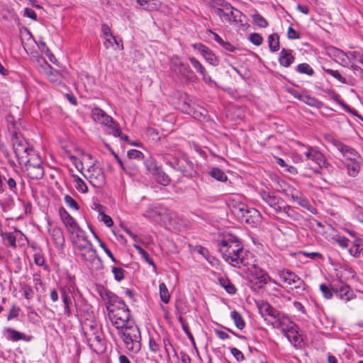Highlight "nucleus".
I'll use <instances>...</instances> for the list:
<instances>
[{
	"label": "nucleus",
	"mask_w": 363,
	"mask_h": 363,
	"mask_svg": "<svg viewBox=\"0 0 363 363\" xmlns=\"http://www.w3.org/2000/svg\"><path fill=\"white\" fill-rule=\"evenodd\" d=\"M218 250L223 259L233 267L240 268L250 264L251 254L244 250L242 242L235 235H225L218 245Z\"/></svg>",
	"instance_id": "nucleus-1"
},
{
	"label": "nucleus",
	"mask_w": 363,
	"mask_h": 363,
	"mask_svg": "<svg viewBox=\"0 0 363 363\" xmlns=\"http://www.w3.org/2000/svg\"><path fill=\"white\" fill-rule=\"evenodd\" d=\"M118 335L122 339L125 347L133 354H138L142 347L141 334L139 327L133 323L118 330Z\"/></svg>",
	"instance_id": "nucleus-2"
},
{
	"label": "nucleus",
	"mask_w": 363,
	"mask_h": 363,
	"mask_svg": "<svg viewBox=\"0 0 363 363\" xmlns=\"http://www.w3.org/2000/svg\"><path fill=\"white\" fill-rule=\"evenodd\" d=\"M170 70L182 83L186 84L196 79L194 72L177 55H174L170 59Z\"/></svg>",
	"instance_id": "nucleus-3"
},
{
	"label": "nucleus",
	"mask_w": 363,
	"mask_h": 363,
	"mask_svg": "<svg viewBox=\"0 0 363 363\" xmlns=\"http://www.w3.org/2000/svg\"><path fill=\"white\" fill-rule=\"evenodd\" d=\"M167 164L181 172L184 177H192L196 174L194 163L185 155L167 160Z\"/></svg>",
	"instance_id": "nucleus-4"
},
{
	"label": "nucleus",
	"mask_w": 363,
	"mask_h": 363,
	"mask_svg": "<svg viewBox=\"0 0 363 363\" xmlns=\"http://www.w3.org/2000/svg\"><path fill=\"white\" fill-rule=\"evenodd\" d=\"M106 310L111 323L117 330L134 323L130 320V311L128 308L119 311L111 309L109 306H106Z\"/></svg>",
	"instance_id": "nucleus-5"
},
{
	"label": "nucleus",
	"mask_w": 363,
	"mask_h": 363,
	"mask_svg": "<svg viewBox=\"0 0 363 363\" xmlns=\"http://www.w3.org/2000/svg\"><path fill=\"white\" fill-rule=\"evenodd\" d=\"M11 142L14 153L18 160L25 159L26 155H30L33 149L31 148L24 137L16 131L12 132Z\"/></svg>",
	"instance_id": "nucleus-6"
},
{
	"label": "nucleus",
	"mask_w": 363,
	"mask_h": 363,
	"mask_svg": "<svg viewBox=\"0 0 363 363\" xmlns=\"http://www.w3.org/2000/svg\"><path fill=\"white\" fill-rule=\"evenodd\" d=\"M86 342L90 348L97 354H102L106 349V341L101 329L94 333L89 331L86 335Z\"/></svg>",
	"instance_id": "nucleus-7"
},
{
	"label": "nucleus",
	"mask_w": 363,
	"mask_h": 363,
	"mask_svg": "<svg viewBox=\"0 0 363 363\" xmlns=\"http://www.w3.org/2000/svg\"><path fill=\"white\" fill-rule=\"evenodd\" d=\"M326 138L342 153L343 157L342 164L347 163L348 160H353V159L356 160H361L360 155L354 148L345 145L331 135H328Z\"/></svg>",
	"instance_id": "nucleus-8"
},
{
	"label": "nucleus",
	"mask_w": 363,
	"mask_h": 363,
	"mask_svg": "<svg viewBox=\"0 0 363 363\" xmlns=\"http://www.w3.org/2000/svg\"><path fill=\"white\" fill-rule=\"evenodd\" d=\"M86 177L89 183L95 188L100 189L106 184V177L103 169L96 164H94L87 169Z\"/></svg>",
	"instance_id": "nucleus-9"
},
{
	"label": "nucleus",
	"mask_w": 363,
	"mask_h": 363,
	"mask_svg": "<svg viewBox=\"0 0 363 363\" xmlns=\"http://www.w3.org/2000/svg\"><path fill=\"white\" fill-rule=\"evenodd\" d=\"M268 281H272L269 274L262 269H256L252 273L250 280V288L253 291L258 292L267 284Z\"/></svg>",
	"instance_id": "nucleus-10"
},
{
	"label": "nucleus",
	"mask_w": 363,
	"mask_h": 363,
	"mask_svg": "<svg viewBox=\"0 0 363 363\" xmlns=\"http://www.w3.org/2000/svg\"><path fill=\"white\" fill-rule=\"evenodd\" d=\"M259 195L262 201L272 208L276 213H281V208L285 203L281 198L265 190L259 191Z\"/></svg>",
	"instance_id": "nucleus-11"
},
{
	"label": "nucleus",
	"mask_w": 363,
	"mask_h": 363,
	"mask_svg": "<svg viewBox=\"0 0 363 363\" xmlns=\"http://www.w3.org/2000/svg\"><path fill=\"white\" fill-rule=\"evenodd\" d=\"M281 279L287 285L293 286L295 289L303 288L304 281L294 272L289 269H283L279 272Z\"/></svg>",
	"instance_id": "nucleus-12"
},
{
	"label": "nucleus",
	"mask_w": 363,
	"mask_h": 363,
	"mask_svg": "<svg viewBox=\"0 0 363 363\" xmlns=\"http://www.w3.org/2000/svg\"><path fill=\"white\" fill-rule=\"evenodd\" d=\"M332 289L337 296L345 302H347L355 297V295L350 286L340 281L335 282L334 286Z\"/></svg>",
	"instance_id": "nucleus-13"
},
{
	"label": "nucleus",
	"mask_w": 363,
	"mask_h": 363,
	"mask_svg": "<svg viewBox=\"0 0 363 363\" xmlns=\"http://www.w3.org/2000/svg\"><path fill=\"white\" fill-rule=\"evenodd\" d=\"M82 259L91 269L98 270L103 267L102 260L94 249L86 252L85 255H82Z\"/></svg>",
	"instance_id": "nucleus-14"
},
{
	"label": "nucleus",
	"mask_w": 363,
	"mask_h": 363,
	"mask_svg": "<svg viewBox=\"0 0 363 363\" xmlns=\"http://www.w3.org/2000/svg\"><path fill=\"white\" fill-rule=\"evenodd\" d=\"M91 118L94 121L107 126L110 130L112 129L114 123H117V122H116L106 112L97 107L92 109Z\"/></svg>",
	"instance_id": "nucleus-15"
},
{
	"label": "nucleus",
	"mask_w": 363,
	"mask_h": 363,
	"mask_svg": "<svg viewBox=\"0 0 363 363\" xmlns=\"http://www.w3.org/2000/svg\"><path fill=\"white\" fill-rule=\"evenodd\" d=\"M305 155L308 160L314 162L319 168L328 167V163L326 162L325 156L316 149L310 147L305 152Z\"/></svg>",
	"instance_id": "nucleus-16"
},
{
	"label": "nucleus",
	"mask_w": 363,
	"mask_h": 363,
	"mask_svg": "<svg viewBox=\"0 0 363 363\" xmlns=\"http://www.w3.org/2000/svg\"><path fill=\"white\" fill-rule=\"evenodd\" d=\"M281 213H283L286 217V222L291 224L292 223H300L302 220V216L289 205L284 204L281 208Z\"/></svg>",
	"instance_id": "nucleus-17"
},
{
	"label": "nucleus",
	"mask_w": 363,
	"mask_h": 363,
	"mask_svg": "<svg viewBox=\"0 0 363 363\" xmlns=\"http://www.w3.org/2000/svg\"><path fill=\"white\" fill-rule=\"evenodd\" d=\"M101 30L102 33V37L105 40L104 45L106 49H109L110 48H112L114 44L119 47L118 42L117 41L116 38L113 36L111 29L108 25L102 24Z\"/></svg>",
	"instance_id": "nucleus-18"
},
{
	"label": "nucleus",
	"mask_w": 363,
	"mask_h": 363,
	"mask_svg": "<svg viewBox=\"0 0 363 363\" xmlns=\"http://www.w3.org/2000/svg\"><path fill=\"white\" fill-rule=\"evenodd\" d=\"M60 293L64 304L65 313L69 316L71 315L70 305L72 304V292L69 288L62 286L60 288Z\"/></svg>",
	"instance_id": "nucleus-19"
},
{
	"label": "nucleus",
	"mask_w": 363,
	"mask_h": 363,
	"mask_svg": "<svg viewBox=\"0 0 363 363\" xmlns=\"http://www.w3.org/2000/svg\"><path fill=\"white\" fill-rule=\"evenodd\" d=\"M259 213L255 208H250L248 213L245 214L244 216H241L240 221L242 223L249 225L251 227L255 226L259 221Z\"/></svg>",
	"instance_id": "nucleus-20"
},
{
	"label": "nucleus",
	"mask_w": 363,
	"mask_h": 363,
	"mask_svg": "<svg viewBox=\"0 0 363 363\" xmlns=\"http://www.w3.org/2000/svg\"><path fill=\"white\" fill-rule=\"evenodd\" d=\"M257 307L262 317L268 315L277 318L280 315V313L268 302L262 301L257 305Z\"/></svg>",
	"instance_id": "nucleus-21"
},
{
	"label": "nucleus",
	"mask_w": 363,
	"mask_h": 363,
	"mask_svg": "<svg viewBox=\"0 0 363 363\" xmlns=\"http://www.w3.org/2000/svg\"><path fill=\"white\" fill-rule=\"evenodd\" d=\"M26 172L29 179L39 180L44 176V168L43 166L29 165L26 167Z\"/></svg>",
	"instance_id": "nucleus-22"
},
{
	"label": "nucleus",
	"mask_w": 363,
	"mask_h": 363,
	"mask_svg": "<svg viewBox=\"0 0 363 363\" xmlns=\"http://www.w3.org/2000/svg\"><path fill=\"white\" fill-rule=\"evenodd\" d=\"M6 333L8 334L7 335H5L6 338L9 340H11L13 342L18 340H24L28 342L30 341L31 339L30 336L27 337V336L25 334L20 333L11 328H5L4 334Z\"/></svg>",
	"instance_id": "nucleus-23"
},
{
	"label": "nucleus",
	"mask_w": 363,
	"mask_h": 363,
	"mask_svg": "<svg viewBox=\"0 0 363 363\" xmlns=\"http://www.w3.org/2000/svg\"><path fill=\"white\" fill-rule=\"evenodd\" d=\"M295 57L292 55L291 50L283 48L280 52L279 62L281 66L289 67L294 62Z\"/></svg>",
	"instance_id": "nucleus-24"
},
{
	"label": "nucleus",
	"mask_w": 363,
	"mask_h": 363,
	"mask_svg": "<svg viewBox=\"0 0 363 363\" xmlns=\"http://www.w3.org/2000/svg\"><path fill=\"white\" fill-rule=\"evenodd\" d=\"M50 235L55 244L57 246H63L65 244V237L62 229L59 227H54L49 230Z\"/></svg>",
	"instance_id": "nucleus-25"
},
{
	"label": "nucleus",
	"mask_w": 363,
	"mask_h": 363,
	"mask_svg": "<svg viewBox=\"0 0 363 363\" xmlns=\"http://www.w3.org/2000/svg\"><path fill=\"white\" fill-rule=\"evenodd\" d=\"M360 160H348L347 163H344V167L347 169V174L352 177L357 176L360 171Z\"/></svg>",
	"instance_id": "nucleus-26"
},
{
	"label": "nucleus",
	"mask_w": 363,
	"mask_h": 363,
	"mask_svg": "<svg viewBox=\"0 0 363 363\" xmlns=\"http://www.w3.org/2000/svg\"><path fill=\"white\" fill-rule=\"evenodd\" d=\"M25 159H21L18 162L19 164H24L26 167L29 165L43 166L42 160L38 154L33 151L30 155H26Z\"/></svg>",
	"instance_id": "nucleus-27"
},
{
	"label": "nucleus",
	"mask_w": 363,
	"mask_h": 363,
	"mask_svg": "<svg viewBox=\"0 0 363 363\" xmlns=\"http://www.w3.org/2000/svg\"><path fill=\"white\" fill-rule=\"evenodd\" d=\"M63 223L66 226L67 231L71 234L82 231L79 224L72 216L69 217L68 219L63 221Z\"/></svg>",
	"instance_id": "nucleus-28"
},
{
	"label": "nucleus",
	"mask_w": 363,
	"mask_h": 363,
	"mask_svg": "<svg viewBox=\"0 0 363 363\" xmlns=\"http://www.w3.org/2000/svg\"><path fill=\"white\" fill-rule=\"evenodd\" d=\"M155 179L159 184L163 186H167L171 182L170 177L160 168L156 169Z\"/></svg>",
	"instance_id": "nucleus-29"
},
{
	"label": "nucleus",
	"mask_w": 363,
	"mask_h": 363,
	"mask_svg": "<svg viewBox=\"0 0 363 363\" xmlns=\"http://www.w3.org/2000/svg\"><path fill=\"white\" fill-rule=\"evenodd\" d=\"M46 74L48 80L52 84H60L62 82V74L58 71L53 69L51 67H49L48 70L46 71Z\"/></svg>",
	"instance_id": "nucleus-30"
},
{
	"label": "nucleus",
	"mask_w": 363,
	"mask_h": 363,
	"mask_svg": "<svg viewBox=\"0 0 363 363\" xmlns=\"http://www.w3.org/2000/svg\"><path fill=\"white\" fill-rule=\"evenodd\" d=\"M328 52L330 56H333L338 59L342 65L346 62L347 53L341 50L340 49H338L335 47H330L328 49Z\"/></svg>",
	"instance_id": "nucleus-31"
},
{
	"label": "nucleus",
	"mask_w": 363,
	"mask_h": 363,
	"mask_svg": "<svg viewBox=\"0 0 363 363\" xmlns=\"http://www.w3.org/2000/svg\"><path fill=\"white\" fill-rule=\"evenodd\" d=\"M269 50L274 52L279 50V37L277 33H272L268 37Z\"/></svg>",
	"instance_id": "nucleus-32"
},
{
	"label": "nucleus",
	"mask_w": 363,
	"mask_h": 363,
	"mask_svg": "<svg viewBox=\"0 0 363 363\" xmlns=\"http://www.w3.org/2000/svg\"><path fill=\"white\" fill-rule=\"evenodd\" d=\"M218 281L222 287H223L225 291L229 294H235L237 291L235 286L230 282V281L226 277H220L218 278Z\"/></svg>",
	"instance_id": "nucleus-33"
},
{
	"label": "nucleus",
	"mask_w": 363,
	"mask_h": 363,
	"mask_svg": "<svg viewBox=\"0 0 363 363\" xmlns=\"http://www.w3.org/2000/svg\"><path fill=\"white\" fill-rule=\"evenodd\" d=\"M208 174L219 182H224L228 179V177L224 173V172L218 167H213L211 171L208 172Z\"/></svg>",
	"instance_id": "nucleus-34"
},
{
	"label": "nucleus",
	"mask_w": 363,
	"mask_h": 363,
	"mask_svg": "<svg viewBox=\"0 0 363 363\" xmlns=\"http://www.w3.org/2000/svg\"><path fill=\"white\" fill-rule=\"evenodd\" d=\"M230 317L238 329L242 330L245 327V320L240 313L236 311H233L230 313Z\"/></svg>",
	"instance_id": "nucleus-35"
},
{
	"label": "nucleus",
	"mask_w": 363,
	"mask_h": 363,
	"mask_svg": "<svg viewBox=\"0 0 363 363\" xmlns=\"http://www.w3.org/2000/svg\"><path fill=\"white\" fill-rule=\"evenodd\" d=\"M250 208H249L246 205L243 203H240L237 206H234L232 209L233 213L240 220L241 219V216H244L245 214L248 213Z\"/></svg>",
	"instance_id": "nucleus-36"
},
{
	"label": "nucleus",
	"mask_w": 363,
	"mask_h": 363,
	"mask_svg": "<svg viewBox=\"0 0 363 363\" xmlns=\"http://www.w3.org/2000/svg\"><path fill=\"white\" fill-rule=\"evenodd\" d=\"M250 208H249L246 205L243 203H240L237 206H234L232 209L233 213L240 220L241 219V216H244L245 214L248 213Z\"/></svg>",
	"instance_id": "nucleus-37"
},
{
	"label": "nucleus",
	"mask_w": 363,
	"mask_h": 363,
	"mask_svg": "<svg viewBox=\"0 0 363 363\" xmlns=\"http://www.w3.org/2000/svg\"><path fill=\"white\" fill-rule=\"evenodd\" d=\"M250 208H249L246 205L243 203H240L237 206H234L232 209L233 213L240 220L241 219V216H244L245 214L248 213Z\"/></svg>",
	"instance_id": "nucleus-38"
},
{
	"label": "nucleus",
	"mask_w": 363,
	"mask_h": 363,
	"mask_svg": "<svg viewBox=\"0 0 363 363\" xmlns=\"http://www.w3.org/2000/svg\"><path fill=\"white\" fill-rule=\"evenodd\" d=\"M250 208H249L246 205L243 203H240L237 206H234L232 209L233 213L240 220L241 219V216H244L245 214L248 213Z\"/></svg>",
	"instance_id": "nucleus-39"
},
{
	"label": "nucleus",
	"mask_w": 363,
	"mask_h": 363,
	"mask_svg": "<svg viewBox=\"0 0 363 363\" xmlns=\"http://www.w3.org/2000/svg\"><path fill=\"white\" fill-rule=\"evenodd\" d=\"M157 0H137V3L145 10L153 11L158 7Z\"/></svg>",
	"instance_id": "nucleus-40"
},
{
	"label": "nucleus",
	"mask_w": 363,
	"mask_h": 363,
	"mask_svg": "<svg viewBox=\"0 0 363 363\" xmlns=\"http://www.w3.org/2000/svg\"><path fill=\"white\" fill-rule=\"evenodd\" d=\"M133 247L134 248L138 251V252L139 253V255H140V256L148 263L150 264V265L152 266V267L156 269L157 267L154 262V261L152 260V259H151L148 255V253L143 249L142 248L140 245H137V244H134L133 245Z\"/></svg>",
	"instance_id": "nucleus-41"
},
{
	"label": "nucleus",
	"mask_w": 363,
	"mask_h": 363,
	"mask_svg": "<svg viewBox=\"0 0 363 363\" xmlns=\"http://www.w3.org/2000/svg\"><path fill=\"white\" fill-rule=\"evenodd\" d=\"M206 60L213 66L218 65L219 61L215 54L208 48L206 50L201 54Z\"/></svg>",
	"instance_id": "nucleus-42"
},
{
	"label": "nucleus",
	"mask_w": 363,
	"mask_h": 363,
	"mask_svg": "<svg viewBox=\"0 0 363 363\" xmlns=\"http://www.w3.org/2000/svg\"><path fill=\"white\" fill-rule=\"evenodd\" d=\"M159 289L161 301L164 303H168L170 299V294L166 284L164 282L160 283Z\"/></svg>",
	"instance_id": "nucleus-43"
},
{
	"label": "nucleus",
	"mask_w": 363,
	"mask_h": 363,
	"mask_svg": "<svg viewBox=\"0 0 363 363\" xmlns=\"http://www.w3.org/2000/svg\"><path fill=\"white\" fill-rule=\"evenodd\" d=\"M212 8L216 13V9H222L229 11L233 9V6L225 0H213Z\"/></svg>",
	"instance_id": "nucleus-44"
},
{
	"label": "nucleus",
	"mask_w": 363,
	"mask_h": 363,
	"mask_svg": "<svg viewBox=\"0 0 363 363\" xmlns=\"http://www.w3.org/2000/svg\"><path fill=\"white\" fill-rule=\"evenodd\" d=\"M188 60L197 73L201 74H203L205 71H206L204 66L196 57L189 56Z\"/></svg>",
	"instance_id": "nucleus-45"
},
{
	"label": "nucleus",
	"mask_w": 363,
	"mask_h": 363,
	"mask_svg": "<svg viewBox=\"0 0 363 363\" xmlns=\"http://www.w3.org/2000/svg\"><path fill=\"white\" fill-rule=\"evenodd\" d=\"M111 130L112 135L114 137H118V138H120V139L121 140L130 143L129 137L127 135H124L122 133L121 128L118 123H114L113 125V128Z\"/></svg>",
	"instance_id": "nucleus-46"
},
{
	"label": "nucleus",
	"mask_w": 363,
	"mask_h": 363,
	"mask_svg": "<svg viewBox=\"0 0 363 363\" xmlns=\"http://www.w3.org/2000/svg\"><path fill=\"white\" fill-rule=\"evenodd\" d=\"M334 283L335 282H333L330 284V286H327L325 284H322L320 286V291L323 294L324 297L327 299L332 298L333 294H335L333 290L332 289L334 286Z\"/></svg>",
	"instance_id": "nucleus-47"
},
{
	"label": "nucleus",
	"mask_w": 363,
	"mask_h": 363,
	"mask_svg": "<svg viewBox=\"0 0 363 363\" xmlns=\"http://www.w3.org/2000/svg\"><path fill=\"white\" fill-rule=\"evenodd\" d=\"M324 72L329 75L332 76L342 84H347V81L345 77H342L338 70H333L332 69L323 68Z\"/></svg>",
	"instance_id": "nucleus-48"
},
{
	"label": "nucleus",
	"mask_w": 363,
	"mask_h": 363,
	"mask_svg": "<svg viewBox=\"0 0 363 363\" xmlns=\"http://www.w3.org/2000/svg\"><path fill=\"white\" fill-rule=\"evenodd\" d=\"M216 14L225 23H232L230 13L225 9H216Z\"/></svg>",
	"instance_id": "nucleus-49"
},
{
	"label": "nucleus",
	"mask_w": 363,
	"mask_h": 363,
	"mask_svg": "<svg viewBox=\"0 0 363 363\" xmlns=\"http://www.w3.org/2000/svg\"><path fill=\"white\" fill-rule=\"evenodd\" d=\"M252 19L253 23L259 28H264L268 26L267 21L257 12L253 14Z\"/></svg>",
	"instance_id": "nucleus-50"
},
{
	"label": "nucleus",
	"mask_w": 363,
	"mask_h": 363,
	"mask_svg": "<svg viewBox=\"0 0 363 363\" xmlns=\"http://www.w3.org/2000/svg\"><path fill=\"white\" fill-rule=\"evenodd\" d=\"M229 12L231 16L232 23L238 24V23L242 22V18L245 17V16H243L240 11L233 6V9L230 10Z\"/></svg>",
	"instance_id": "nucleus-51"
},
{
	"label": "nucleus",
	"mask_w": 363,
	"mask_h": 363,
	"mask_svg": "<svg viewBox=\"0 0 363 363\" xmlns=\"http://www.w3.org/2000/svg\"><path fill=\"white\" fill-rule=\"evenodd\" d=\"M296 71L301 74H306L308 76H312L314 74L313 68L307 63L299 64L296 67Z\"/></svg>",
	"instance_id": "nucleus-52"
},
{
	"label": "nucleus",
	"mask_w": 363,
	"mask_h": 363,
	"mask_svg": "<svg viewBox=\"0 0 363 363\" xmlns=\"http://www.w3.org/2000/svg\"><path fill=\"white\" fill-rule=\"evenodd\" d=\"M74 182L76 183L75 188L77 191L82 193L88 191V188L85 182L78 176H74Z\"/></svg>",
	"instance_id": "nucleus-53"
},
{
	"label": "nucleus",
	"mask_w": 363,
	"mask_h": 363,
	"mask_svg": "<svg viewBox=\"0 0 363 363\" xmlns=\"http://www.w3.org/2000/svg\"><path fill=\"white\" fill-rule=\"evenodd\" d=\"M111 271L114 275V279L116 281H121L124 279L125 271L123 268L113 267Z\"/></svg>",
	"instance_id": "nucleus-54"
},
{
	"label": "nucleus",
	"mask_w": 363,
	"mask_h": 363,
	"mask_svg": "<svg viewBox=\"0 0 363 363\" xmlns=\"http://www.w3.org/2000/svg\"><path fill=\"white\" fill-rule=\"evenodd\" d=\"M298 326L296 324H293L292 326H291L287 330L283 328L282 332L286 334L287 332L291 333L294 334L292 339L294 341V342H297L299 340V335L298 334Z\"/></svg>",
	"instance_id": "nucleus-55"
},
{
	"label": "nucleus",
	"mask_w": 363,
	"mask_h": 363,
	"mask_svg": "<svg viewBox=\"0 0 363 363\" xmlns=\"http://www.w3.org/2000/svg\"><path fill=\"white\" fill-rule=\"evenodd\" d=\"M64 200H65V202L66 203V204L74 209V210H79V204L77 203V201L72 197L70 196L68 194H66L65 196V198H64Z\"/></svg>",
	"instance_id": "nucleus-56"
},
{
	"label": "nucleus",
	"mask_w": 363,
	"mask_h": 363,
	"mask_svg": "<svg viewBox=\"0 0 363 363\" xmlns=\"http://www.w3.org/2000/svg\"><path fill=\"white\" fill-rule=\"evenodd\" d=\"M98 292L102 300L104 301L106 303H108L112 292L106 289L104 286H101L100 289H99Z\"/></svg>",
	"instance_id": "nucleus-57"
},
{
	"label": "nucleus",
	"mask_w": 363,
	"mask_h": 363,
	"mask_svg": "<svg viewBox=\"0 0 363 363\" xmlns=\"http://www.w3.org/2000/svg\"><path fill=\"white\" fill-rule=\"evenodd\" d=\"M250 41L255 45H260L263 42V38L257 33H251L249 36Z\"/></svg>",
	"instance_id": "nucleus-58"
},
{
	"label": "nucleus",
	"mask_w": 363,
	"mask_h": 363,
	"mask_svg": "<svg viewBox=\"0 0 363 363\" xmlns=\"http://www.w3.org/2000/svg\"><path fill=\"white\" fill-rule=\"evenodd\" d=\"M99 245L100 247L104 250V251L106 252V254L108 255V257L111 259V261L115 264H118L119 262L115 258L111 251L107 247L106 244L99 240Z\"/></svg>",
	"instance_id": "nucleus-59"
},
{
	"label": "nucleus",
	"mask_w": 363,
	"mask_h": 363,
	"mask_svg": "<svg viewBox=\"0 0 363 363\" xmlns=\"http://www.w3.org/2000/svg\"><path fill=\"white\" fill-rule=\"evenodd\" d=\"M127 155L129 159H142L143 157L142 152L134 149L128 151Z\"/></svg>",
	"instance_id": "nucleus-60"
},
{
	"label": "nucleus",
	"mask_w": 363,
	"mask_h": 363,
	"mask_svg": "<svg viewBox=\"0 0 363 363\" xmlns=\"http://www.w3.org/2000/svg\"><path fill=\"white\" fill-rule=\"evenodd\" d=\"M149 348L150 350L154 353H157L160 350V345L153 337H150Z\"/></svg>",
	"instance_id": "nucleus-61"
},
{
	"label": "nucleus",
	"mask_w": 363,
	"mask_h": 363,
	"mask_svg": "<svg viewBox=\"0 0 363 363\" xmlns=\"http://www.w3.org/2000/svg\"><path fill=\"white\" fill-rule=\"evenodd\" d=\"M333 240L342 247L347 248L349 247L350 240L345 237L339 236Z\"/></svg>",
	"instance_id": "nucleus-62"
},
{
	"label": "nucleus",
	"mask_w": 363,
	"mask_h": 363,
	"mask_svg": "<svg viewBox=\"0 0 363 363\" xmlns=\"http://www.w3.org/2000/svg\"><path fill=\"white\" fill-rule=\"evenodd\" d=\"M231 354L236 359L237 361L240 362L245 360V356L242 352L235 347L230 349Z\"/></svg>",
	"instance_id": "nucleus-63"
},
{
	"label": "nucleus",
	"mask_w": 363,
	"mask_h": 363,
	"mask_svg": "<svg viewBox=\"0 0 363 363\" xmlns=\"http://www.w3.org/2000/svg\"><path fill=\"white\" fill-rule=\"evenodd\" d=\"M19 312H20V308L16 306L15 305H13L9 311V313L7 316V320H10L11 319L17 318L19 315Z\"/></svg>",
	"instance_id": "nucleus-64"
}]
</instances>
